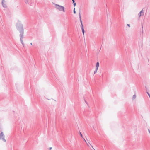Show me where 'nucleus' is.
<instances>
[{
  "instance_id": "1",
  "label": "nucleus",
  "mask_w": 150,
  "mask_h": 150,
  "mask_svg": "<svg viewBox=\"0 0 150 150\" xmlns=\"http://www.w3.org/2000/svg\"><path fill=\"white\" fill-rule=\"evenodd\" d=\"M16 27L17 30L19 31L20 41L21 43L22 44L23 46L24 47V44L23 42V39L24 38V30L23 25L20 22H19L16 24Z\"/></svg>"
},
{
  "instance_id": "2",
  "label": "nucleus",
  "mask_w": 150,
  "mask_h": 150,
  "mask_svg": "<svg viewBox=\"0 0 150 150\" xmlns=\"http://www.w3.org/2000/svg\"><path fill=\"white\" fill-rule=\"evenodd\" d=\"M55 8L60 11H63V12H65L64 8V6L59 5L57 4H54Z\"/></svg>"
},
{
  "instance_id": "3",
  "label": "nucleus",
  "mask_w": 150,
  "mask_h": 150,
  "mask_svg": "<svg viewBox=\"0 0 150 150\" xmlns=\"http://www.w3.org/2000/svg\"><path fill=\"white\" fill-rule=\"evenodd\" d=\"M0 139L2 140L4 142H6V140L4 138V136L3 132L0 133Z\"/></svg>"
},
{
  "instance_id": "4",
  "label": "nucleus",
  "mask_w": 150,
  "mask_h": 150,
  "mask_svg": "<svg viewBox=\"0 0 150 150\" xmlns=\"http://www.w3.org/2000/svg\"><path fill=\"white\" fill-rule=\"evenodd\" d=\"M2 5L4 8H6L7 7L6 2L5 0H2Z\"/></svg>"
},
{
  "instance_id": "5",
  "label": "nucleus",
  "mask_w": 150,
  "mask_h": 150,
  "mask_svg": "<svg viewBox=\"0 0 150 150\" xmlns=\"http://www.w3.org/2000/svg\"><path fill=\"white\" fill-rule=\"evenodd\" d=\"M144 11L142 9V10L138 14V16H139V17H140L141 16H143L144 15Z\"/></svg>"
},
{
  "instance_id": "6",
  "label": "nucleus",
  "mask_w": 150,
  "mask_h": 150,
  "mask_svg": "<svg viewBox=\"0 0 150 150\" xmlns=\"http://www.w3.org/2000/svg\"><path fill=\"white\" fill-rule=\"evenodd\" d=\"M31 0H25V3L26 4H29Z\"/></svg>"
},
{
  "instance_id": "7",
  "label": "nucleus",
  "mask_w": 150,
  "mask_h": 150,
  "mask_svg": "<svg viewBox=\"0 0 150 150\" xmlns=\"http://www.w3.org/2000/svg\"><path fill=\"white\" fill-rule=\"evenodd\" d=\"M136 98V96L135 94H134L133 96L132 99L133 100L135 99Z\"/></svg>"
},
{
  "instance_id": "8",
  "label": "nucleus",
  "mask_w": 150,
  "mask_h": 150,
  "mask_svg": "<svg viewBox=\"0 0 150 150\" xmlns=\"http://www.w3.org/2000/svg\"><path fill=\"white\" fill-rule=\"evenodd\" d=\"M96 67H99V62H98L96 63Z\"/></svg>"
},
{
  "instance_id": "9",
  "label": "nucleus",
  "mask_w": 150,
  "mask_h": 150,
  "mask_svg": "<svg viewBox=\"0 0 150 150\" xmlns=\"http://www.w3.org/2000/svg\"><path fill=\"white\" fill-rule=\"evenodd\" d=\"M79 133L80 135L82 137V138H83V137L82 135L80 132H79Z\"/></svg>"
},
{
  "instance_id": "10",
  "label": "nucleus",
  "mask_w": 150,
  "mask_h": 150,
  "mask_svg": "<svg viewBox=\"0 0 150 150\" xmlns=\"http://www.w3.org/2000/svg\"><path fill=\"white\" fill-rule=\"evenodd\" d=\"M79 18L80 20L81 19V13H80V12H79Z\"/></svg>"
},
{
  "instance_id": "11",
  "label": "nucleus",
  "mask_w": 150,
  "mask_h": 150,
  "mask_svg": "<svg viewBox=\"0 0 150 150\" xmlns=\"http://www.w3.org/2000/svg\"><path fill=\"white\" fill-rule=\"evenodd\" d=\"M82 32L83 34V35H84V28H83V29H82Z\"/></svg>"
},
{
  "instance_id": "12",
  "label": "nucleus",
  "mask_w": 150,
  "mask_h": 150,
  "mask_svg": "<svg viewBox=\"0 0 150 150\" xmlns=\"http://www.w3.org/2000/svg\"><path fill=\"white\" fill-rule=\"evenodd\" d=\"M81 29H83V24H81Z\"/></svg>"
},
{
  "instance_id": "13",
  "label": "nucleus",
  "mask_w": 150,
  "mask_h": 150,
  "mask_svg": "<svg viewBox=\"0 0 150 150\" xmlns=\"http://www.w3.org/2000/svg\"><path fill=\"white\" fill-rule=\"evenodd\" d=\"M97 71H98V70H96V69H95V71H94V74H96V73L97 72Z\"/></svg>"
},
{
  "instance_id": "14",
  "label": "nucleus",
  "mask_w": 150,
  "mask_h": 150,
  "mask_svg": "<svg viewBox=\"0 0 150 150\" xmlns=\"http://www.w3.org/2000/svg\"><path fill=\"white\" fill-rule=\"evenodd\" d=\"M74 14H75L76 13V11H75V8H74Z\"/></svg>"
},
{
  "instance_id": "15",
  "label": "nucleus",
  "mask_w": 150,
  "mask_h": 150,
  "mask_svg": "<svg viewBox=\"0 0 150 150\" xmlns=\"http://www.w3.org/2000/svg\"><path fill=\"white\" fill-rule=\"evenodd\" d=\"M98 67H96L95 69L96 70H98Z\"/></svg>"
},
{
  "instance_id": "16",
  "label": "nucleus",
  "mask_w": 150,
  "mask_h": 150,
  "mask_svg": "<svg viewBox=\"0 0 150 150\" xmlns=\"http://www.w3.org/2000/svg\"><path fill=\"white\" fill-rule=\"evenodd\" d=\"M74 3V7H75V6H76V3L75 2V3Z\"/></svg>"
},
{
  "instance_id": "17",
  "label": "nucleus",
  "mask_w": 150,
  "mask_h": 150,
  "mask_svg": "<svg viewBox=\"0 0 150 150\" xmlns=\"http://www.w3.org/2000/svg\"><path fill=\"white\" fill-rule=\"evenodd\" d=\"M80 22H81V24H82V21L81 19H80Z\"/></svg>"
},
{
  "instance_id": "18",
  "label": "nucleus",
  "mask_w": 150,
  "mask_h": 150,
  "mask_svg": "<svg viewBox=\"0 0 150 150\" xmlns=\"http://www.w3.org/2000/svg\"><path fill=\"white\" fill-rule=\"evenodd\" d=\"M148 130L149 133V134H150V129H148Z\"/></svg>"
},
{
  "instance_id": "19",
  "label": "nucleus",
  "mask_w": 150,
  "mask_h": 150,
  "mask_svg": "<svg viewBox=\"0 0 150 150\" xmlns=\"http://www.w3.org/2000/svg\"><path fill=\"white\" fill-rule=\"evenodd\" d=\"M89 144L91 145V146L92 147V148L93 149H94V150H95L94 149V148H93V146L90 144V143L89 142H88Z\"/></svg>"
},
{
  "instance_id": "20",
  "label": "nucleus",
  "mask_w": 150,
  "mask_h": 150,
  "mask_svg": "<svg viewBox=\"0 0 150 150\" xmlns=\"http://www.w3.org/2000/svg\"><path fill=\"white\" fill-rule=\"evenodd\" d=\"M127 25L129 27H130V25L129 24H127Z\"/></svg>"
},
{
  "instance_id": "21",
  "label": "nucleus",
  "mask_w": 150,
  "mask_h": 150,
  "mask_svg": "<svg viewBox=\"0 0 150 150\" xmlns=\"http://www.w3.org/2000/svg\"><path fill=\"white\" fill-rule=\"evenodd\" d=\"M83 140H84V141H85V142H86V143H87V142L86 141V140H85V139L83 138Z\"/></svg>"
},
{
  "instance_id": "22",
  "label": "nucleus",
  "mask_w": 150,
  "mask_h": 150,
  "mask_svg": "<svg viewBox=\"0 0 150 150\" xmlns=\"http://www.w3.org/2000/svg\"><path fill=\"white\" fill-rule=\"evenodd\" d=\"M73 3H75V1L74 0H72Z\"/></svg>"
},
{
  "instance_id": "23",
  "label": "nucleus",
  "mask_w": 150,
  "mask_h": 150,
  "mask_svg": "<svg viewBox=\"0 0 150 150\" xmlns=\"http://www.w3.org/2000/svg\"><path fill=\"white\" fill-rule=\"evenodd\" d=\"M52 149V147H50L49 148V150H51Z\"/></svg>"
},
{
  "instance_id": "24",
  "label": "nucleus",
  "mask_w": 150,
  "mask_h": 150,
  "mask_svg": "<svg viewBox=\"0 0 150 150\" xmlns=\"http://www.w3.org/2000/svg\"><path fill=\"white\" fill-rule=\"evenodd\" d=\"M86 143V144H87V145L88 146H89V145L88 144V143L87 142Z\"/></svg>"
},
{
  "instance_id": "25",
  "label": "nucleus",
  "mask_w": 150,
  "mask_h": 150,
  "mask_svg": "<svg viewBox=\"0 0 150 150\" xmlns=\"http://www.w3.org/2000/svg\"><path fill=\"white\" fill-rule=\"evenodd\" d=\"M30 45H32V43H30Z\"/></svg>"
},
{
  "instance_id": "26",
  "label": "nucleus",
  "mask_w": 150,
  "mask_h": 150,
  "mask_svg": "<svg viewBox=\"0 0 150 150\" xmlns=\"http://www.w3.org/2000/svg\"><path fill=\"white\" fill-rule=\"evenodd\" d=\"M93 128L94 129V130H96L94 128V127H93Z\"/></svg>"
}]
</instances>
